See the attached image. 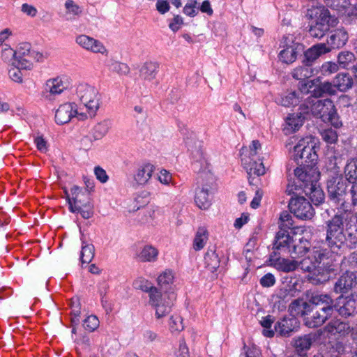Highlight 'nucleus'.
I'll use <instances>...</instances> for the list:
<instances>
[{
    "instance_id": "obj_1",
    "label": "nucleus",
    "mask_w": 357,
    "mask_h": 357,
    "mask_svg": "<svg viewBox=\"0 0 357 357\" xmlns=\"http://www.w3.org/2000/svg\"><path fill=\"white\" fill-rule=\"evenodd\" d=\"M353 213L336 211L333 217L326 222V243L333 252L343 247L354 249L357 245V229L351 228Z\"/></svg>"
},
{
    "instance_id": "obj_2",
    "label": "nucleus",
    "mask_w": 357,
    "mask_h": 357,
    "mask_svg": "<svg viewBox=\"0 0 357 357\" xmlns=\"http://www.w3.org/2000/svg\"><path fill=\"white\" fill-rule=\"evenodd\" d=\"M306 17L312 21L309 22L308 33L310 37L321 40L330 31L339 23L337 17L331 14L324 5L316 3L307 9Z\"/></svg>"
},
{
    "instance_id": "obj_3",
    "label": "nucleus",
    "mask_w": 357,
    "mask_h": 357,
    "mask_svg": "<svg viewBox=\"0 0 357 357\" xmlns=\"http://www.w3.org/2000/svg\"><path fill=\"white\" fill-rule=\"evenodd\" d=\"M133 284L135 289L149 293V303L154 307L157 319H160L169 313L175 300V296L173 294H162L158 287H153L151 282L144 278L136 280Z\"/></svg>"
},
{
    "instance_id": "obj_4",
    "label": "nucleus",
    "mask_w": 357,
    "mask_h": 357,
    "mask_svg": "<svg viewBox=\"0 0 357 357\" xmlns=\"http://www.w3.org/2000/svg\"><path fill=\"white\" fill-rule=\"evenodd\" d=\"M303 112L311 113L314 116L321 119L325 123H330L335 128L342 126V121L337 113L335 105L331 99H313L308 98L303 104Z\"/></svg>"
},
{
    "instance_id": "obj_5",
    "label": "nucleus",
    "mask_w": 357,
    "mask_h": 357,
    "mask_svg": "<svg viewBox=\"0 0 357 357\" xmlns=\"http://www.w3.org/2000/svg\"><path fill=\"white\" fill-rule=\"evenodd\" d=\"M348 184L342 177L332 178L327 181L328 196L331 204L335 206L336 211L352 213L347 197Z\"/></svg>"
},
{
    "instance_id": "obj_6",
    "label": "nucleus",
    "mask_w": 357,
    "mask_h": 357,
    "mask_svg": "<svg viewBox=\"0 0 357 357\" xmlns=\"http://www.w3.org/2000/svg\"><path fill=\"white\" fill-rule=\"evenodd\" d=\"M280 47L283 49L280 52L278 58L286 64L293 63L297 59L298 55L304 50V45L296 41L294 36L289 34L282 37Z\"/></svg>"
},
{
    "instance_id": "obj_7",
    "label": "nucleus",
    "mask_w": 357,
    "mask_h": 357,
    "mask_svg": "<svg viewBox=\"0 0 357 357\" xmlns=\"http://www.w3.org/2000/svg\"><path fill=\"white\" fill-rule=\"evenodd\" d=\"M77 95L87 109L90 117H93L100 107V95L98 91L87 84H80L77 87Z\"/></svg>"
},
{
    "instance_id": "obj_8",
    "label": "nucleus",
    "mask_w": 357,
    "mask_h": 357,
    "mask_svg": "<svg viewBox=\"0 0 357 357\" xmlns=\"http://www.w3.org/2000/svg\"><path fill=\"white\" fill-rule=\"evenodd\" d=\"M294 160L300 166H315L318 155L312 144H305V140H301L294 149Z\"/></svg>"
},
{
    "instance_id": "obj_9",
    "label": "nucleus",
    "mask_w": 357,
    "mask_h": 357,
    "mask_svg": "<svg viewBox=\"0 0 357 357\" xmlns=\"http://www.w3.org/2000/svg\"><path fill=\"white\" fill-rule=\"evenodd\" d=\"M17 60L14 63L23 69H31L33 61H39L43 54L38 52L31 50L30 43H23L20 44L16 50Z\"/></svg>"
},
{
    "instance_id": "obj_10",
    "label": "nucleus",
    "mask_w": 357,
    "mask_h": 357,
    "mask_svg": "<svg viewBox=\"0 0 357 357\" xmlns=\"http://www.w3.org/2000/svg\"><path fill=\"white\" fill-rule=\"evenodd\" d=\"M291 213L301 220H310L314 215V210L311 203L304 197H291L288 204Z\"/></svg>"
},
{
    "instance_id": "obj_11",
    "label": "nucleus",
    "mask_w": 357,
    "mask_h": 357,
    "mask_svg": "<svg viewBox=\"0 0 357 357\" xmlns=\"http://www.w3.org/2000/svg\"><path fill=\"white\" fill-rule=\"evenodd\" d=\"M337 273V266L328 261L324 265H317L314 270L307 275V280L314 285L324 284L329 281Z\"/></svg>"
},
{
    "instance_id": "obj_12",
    "label": "nucleus",
    "mask_w": 357,
    "mask_h": 357,
    "mask_svg": "<svg viewBox=\"0 0 357 357\" xmlns=\"http://www.w3.org/2000/svg\"><path fill=\"white\" fill-rule=\"evenodd\" d=\"M202 181L206 180V183H203L202 186L198 187L196 190L195 196V202L200 209L206 210L209 208L211 204V198L209 192L213 188V178L211 174L203 173L201 175Z\"/></svg>"
},
{
    "instance_id": "obj_13",
    "label": "nucleus",
    "mask_w": 357,
    "mask_h": 357,
    "mask_svg": "<svg viewBox=\"0 0 357 357\" xmlns=\"http://www.w3.org/2000/svg\"><path fill=\"white\" fill-rule=\"evenodd\" d=\"M303 89V90L306 89L307 93H312L313 99H317L325 95L333 96L336 93L335 86L332 83L329 82H321L319 77L305 82Z\"/></svg>"
},
{
    "instance_id": "obj_14",
    "label": "nucleus",
    "mask_w": 357,
    "mask_h": 357,
    "mask_svg": "<svg viewBox=\"0 0 357 357\" xmlns=\"http://www.w3.org/2000/svg\"><path fill=\"white\" fill-rule=\"evenodd\" d=\"M335 311L342 317H353L357 314V296L353 294L338 296L336 299Z\"/></svg>"
},
{
    "instance_id": "obj_15",
    "label": "nucleus",
    "mask_w": 357,
    "mask_h": 357,
    "mask_svg": "<svg viewBox=\"0 0 357 357\" xmlns=\"http://www.w3.org/2000/svg\"><path fill=\"white\" fill-rule=\"evenodd\" d=\"M357 285V277L355 271H346L335 282L333 291L336 294H347Z\"/></svg>"
},
{
    "instance_id": "obj_16",
    "label": "nucleus",
    "mask_w": 357,
    "mask_h": 357,
    "mask_svg": "<svg viewBox=\"0 0 357 357\" xmlns=\"http://www.w3.org/2000/svg\"><path fill=\"white\" fill-rule=\"evenodd\" d=\"M309 305L332 315L335 310L336 301L335 302L329 294H316L310 298Z\"/></svg>"
},
{
    "instance_id": "obj_17",
    "label": "nucleus",
    "mask_w": 357,
    "mask_h": 357,
    "mask_svg": "<svg viewBox=\"0 0 357 357\" xmlns=\"http://www.w3.org/2000/svg\"><path fill=\"white\" fill-rule=\"evenodd\" d=\"M294 238L287 231L280 230L277 232L273 242L272 253L288 255Z\"/></svg>"
},
{
    "instance_id": "obj_18",
    "label": "nucleus",
    "mask_w": 357,
    "mask_h": 357,
    "mask_svg": "<svg viewBox=\"0 0 357 357\" xmlns=\"http://www.w3.org/2000/svg\"><path fill=\"white\" fill-rule=\"evenodd\" d=\"M304 319L305 324L309 328H317L323 325L332 315L307 305Z\"/></svg>"
},
{
    "instance_id": "obj_19",
    "label": "nucleus",
    "mask_w": 357,
    "mask_h": 357,
    "mask_svg": "<svg viewBox=\"0 0 357 357\" xmlns=\"http://www.w3.org/2000/svg\"><path fill=\"white\" fill-rule=\"evenodd\" d=\"M294 174L299 181L303 183L305 188H313L318 178V172L315 166H303L294 169Z\"/></svg>"
},
{
    "instance_id": "obj_20",
    "label": "nucleus",
    "mask_w": 357,
    "mask_h": 357,
    "mask_svg": "<svg viewBox=\"0 0 357 357\" xmlns=\"http://www.w3.org/2000/svg\"><path fill=\"white\" fill-rule=\"evenodd\" d=\"M349 34L343 27L338 28L331 32L328 38L326 43H324L326 47L329 49V52L333 50H338L343 47L347 43Z\"/></svg>"
},
{
    "instance_id": "obj_21",
    "label": "nucleus",
    "mask_w": 357,
    "mask_h": 357,
    "mask_svg": "<svg viewBox=\"0 0 357 357\" xmlns=\"http://www.w3.org/2000/svg\"><path fill=\"white\" fill-rule=\"evenodd\" d=\"M66 89L63 81L59 77L47 80L43 91V97L47 100H52L55 96L61 94Z\"/></svg>"
},
{
    "instance_id": "obj_22",
    "label": "nucleus",
    "mask_w": 357,
    "mask_h": 357,
    "mask_svg": "<svg viewBox=\"0 0 357 357\" xmlns=\"http://www.w3.org/2000/svg\"><path fill=\"white\" fill-rule=\"evenodd\" d=\"M71 197L68 195V203L69 209L71 205L77 207L91 203L90 192L88 189H82L77 185H74L71 189Z\"/></svg>"
},
{
    "instance_id": "obj_23",
    "label": "nucleus",
    "mask_w": 357,
    "mask_h": 357,
    "mask_svg": "<svg viewBox=\"0 0 357 357\" xmlns=\"http://www.w3.org/2000/svg\"><path fill=\"white\" fill-rule=\"evenodd\" d=\"M282 255L271 253L269 261L271 264L280 271L289 273L298 268V261L282 257Z\"/></svg>"
},
{
    "instance_id": "obj_24",
    "label": "nucleus",
    "mask_w": 357,
    "mask_h": 357,
    "mask_svg": "<svg viewBox=\"0 0 357 357\" xmlns=\"http://www.w3.org/2000/svg\"><path fill=\"white\" fill-rule=\"evenodd\" d=\"M303 58L302 63H307L313 66L315 61L322 55L329 53V49L326 47L324 43L312 45L306 51L303 50Z\"/></svg>"
},
{
    "instance_id": "obj_25",
    "label": "nucleus",
    "mask_w": 357,
    "mask_h": 357,
    "mask_svg": "<svg viewBox=\"0 0 357 357\" xmlns=\"http://www.w3.org/2000/svg\"><path fill=\"white\" fill-rule=\"evenodd\" d=\"M75 42L82 48L93 53L104 54L107 52L102 43L84 34L77 36Z\"/></svg>"
},
{
    "instance_id": "obj_26",
    "label": "nucleus",
    "mask_w": 357,
    "mask_h": 357,
    "mask_svg": "<svg viewBox=\"0 0 357 357\" xmlns=\"http://www.w3.org/2000/svg\"><path fill=\"white\" fill-rule=\"evenodd\" d=\"M304 82L301 84L299 89L295 91H291L281 96L279 100L280 103L284 107L298 105L303 99L304 95L307 94V91L303 90Z\"/></svg>"
},
{
    "instance_id": "obj_27",
    "label": "nucleus",
    "mask_w": 357,
    "mask_h": 357,
    "mask_svg": "<svg viewBox=\"0 0 357 357\" xmlns=\"http://www.w3.org/2000/svg\"><path fill=\"white\" fill-rule=\"evenodd\" d=\"M75 114H77L75 109L74 104L66 102L59 106L56 111L55 121L58 124L68 123Z\"/></svg>"
},
{
    "instance_id": "obj_28",
    "label": "nucleus",
    "mask_w": 357,
    "mask_h": 357,
    "mask_svg": "<svg viewBox=\"0 0 357 357\" xmlns=\"http://www.w3.org/2000/svg\"><path fill=\"white\" fill-rule=\"evenodd\" d=\"M324 330L331 335L340 336H345L351 331L349 324L340 319L332 320L325 326Z\"/></svg>"
},
{
    "instance_id": "obj_29",
    "label": "nucleus",
    "mask_w": 357,
    "mask_h": 357,
    "mask_svg": "<svg viewBox=\"0 0 357 357\" xmlns=\"http://www.w3.org/2000/svg\"><path fill=\"white\" fill-rule=\"evenodd\" d=\"M310 243L303 238H295L291 246L289 255L292 259H296L303 256L307 252H310Z\"/></svg>"
},
{
    "instance_id": "obj_30",
    "label": "nucleus",
    "mask_w": 357,
    "mask_h": 357,
    "mask_svg": "<svg viewBox=\"0 0 357 357\" xmlns=\"http://www.w3.org/2000/svg\"><path fill=\"white\" fill-rule=\"evenodd\" d=\"M248 160L249 161H248L247 159H242V162L248 175L249 183L250 185H252L253 179H252V176L255 175L259 176L264 175L266 170L262 162H257V161L252 160L250 158H248Z\"/></svg>"
},
{
    "instance_id": "obj_31",
    "label": "nucleus",
    "mask_w": 357,
    "mask_h": 357,
    "mask_svg": "<svg viewBox=\"0 0 357 357\" xmlns=\"http://www.w3.org/2000/svg\"><path fill=\"white\" fill-rule=\"evenodd\" d=\"M159 68L160 64L157 61H146L139 70V77L145 81L151 82L155 79Z\"/></svg>"
},
{
    "instance_id": "obj_32",
    "label": "nucleus",
    "mask_w": 357,
    "mask_h": 357,
    "mask_svg": "<svg viewBox=\"0 0 357 357\" xmlns=\"http://www.w3.org/2000/svg\"><path fill=\"white\" fill-rule=\"evenodd\" d=\"M297 325L296 318L284 317L275 325V331L281 336H288Z\"/></svg>"
},
{
    "instance_id": "obj_33",
    "label": "nucleus",
    "mask_w": 357,
    "mask_h": 357,
    "mask_svg": "<svg viewBox=\"0 0 357 357\" xmlns=\"http://www.w3.org/2000/svg\"><path fill=\"white\" fill-rule=\"evenodd\" d=\"M154 171V167L151 164H146L139 167L134 175V181L138 185H144L148 183Z\"/></svg>"
},
{
    "instance_id": "obj_34",
    "label": "nucleus",
    "mask_w": 357,
    "mask_h": 357,
    "mask_svg": "<svg viewBox=\"0 0 357 357\" xmlns=\"http://www.w3.org/2000/svg\"><path fill=\"white\" fill-rule=\"evenodd\" d=\"M299 109L301 111L298 113L289 114L287 118L286 123L287 127L286 129L287 130L295 132L303 126L305 119L304 115L306 114L303 112V104L301 105Z\"/></svg>"
},
{
    "instance_id": "obj_35",
    "label": "nucleus",
    "mask_w": 357,
    "mask_h": 357,
    "mask_svg": "<svg viewBox=\"0 0 357 357\" xmlns=\"http://www.w3.org/2000/svg\"><path fill=\"white\" fill-rule=\"evenodd\" d=\"M174 276L172 272L169 270H166L162 273H161L158 278V287L159 291H161L162 294H173L175 296V294L173 291L171 290V284L173 282Z\"/></svg>"
},
{
    "instance_id": "obj_36",
    "label": "nucleus",
    "mask_w": 357,
    "mask_h": 357,
    "mask_svg": "<svg viewBox=\"0 0 357 357\" xmlns=\"http://www.w3.org/2000/svg\"><path fill=\"white\" fill-rule=\"evenodd\" d=\"M204 262L206 268L211 273H214L220 268V259L216 253L215 247L208 248L204 255Z\"/></svg>"
},
{
    "instance_id": "obj_37",
    "label": "nucleus",
    "mask_w": 357,
    "mask_h": 357,
    "mask_svg": "<svg viewBox=\"0 0 357 357\" xmlns=\"http://www.w3.org/2000/svg\"><path fill=\"white\" fill-rule=\"evenodd\" d=\"M317 73V70L307 63H303L294 68L291 72L293 78L298 80H305Z\"/></svg>"
},
{
    "instance_id": "obj_38",
    "label": "nucleus",
    "mask_w": 357,
    "mask_h": 357,
    "mask_svg": "<svg viewBox=\"0 0 357 357\" xmlns=\"http://www.w3.org/2000/svg\"><path fill=\"white\" fill-rule=\"evenodd\" d=\"M353 84V79L348 73H339L334 78L333 84L335 90L345 92L352 87Z\"/></svg>"
},
{
    "instance_id": "obj_39",
    "label": "nucleus",
    "mask_w": 357,
    "mask_h": 357,
    "mask_svg": "<svg viewBox=\"0 0 357 357\" xmlns=\"http://www.w3.org/2000/svg\"><path fill=\"white\" fill-rule=\"evenodd\" d=\"M337 59L338 65L342 68L352 69L353 66L356 65V57L351 51H341L337 54Z\"/></svg>"
},
{
    "instance_id": "obj_40",
    "label": "nucleus",
    "mask_w": 357,
    "mask_h": 357,
    "mask_svg": "<svg viewBox=\"0 0 357 357\" xmlns=\"http://www.w3.org/2000/svg\"><path fill=\"white\" fill-rule=\"evenodd\" d=\"M344 173L349 183H355L357 181V158L347 160Z\"/></svg>"
},
{
    "instance_id": "obj_41",
    "label": "nucleus",
    "mask_w": 357,
    "mask_h": 357,
    "mask_svg": "<svg viewBox=\"0 0 357 357\" xmlns=\"http://www.w3.org/2000/svg\"><path fill=\"white\" fill-rule=\"evenodd\" d=\"M312 344V339L310 335H304L296 338L294 342L295 352L300 354H306Z\"/></svg>"
},
{
    "instance_id": "obj_42",
    "label": "nucleus",
    "mask_w": 357,
    "mask_h": 357,
    "mask_svg": "<svg viewBox=\"0 0 357 357\" xmlns=\"http://www.w3.org/2000/svg\"><path fill=\"white\" fill-rule=\"evenodd\" d=\"M310 253L316 265H321V264L324 265V263H327L328 261L333 262L332 260H328L331 252L326 249L313 248L310 251Z\"/></svg>"
},
{
    "instance_id": "obj_43",
    "label": "nucleus",
    "mask_w": 357,
    "mask_h": 357,
    "mask_svg": "<svg viewBox=\"0 0 357 357\" xmlns=\"http://www.w3.org/2000/svg\"><path fill=\"white\" fill-rule=\"evenodd\" d=\"M307 305H309V301L305 302L303 300L296 299L289 305V311L292 316H301L304 319L306 312L305 310H307Z\"/></svg>"
},
{
    "instance_id": "obj_44",
    "label": "nucleus",
    "mask_w": 357,
    "mask_h": 357,
    "mask_svg": "<svg viewBox=\"0 0 357 357\" xmlns=\"http://www.w3.org/2000/svg\"><path fill=\"white\" fill-rule=\"evenodd\" d=\"M158 255V250L152 245H145L138 257L141 261L153 262L156 261Z\"/></svg>"
},
{
    "instance_id": "obj_45",
    "label": "nucleus",
    "mask_w": 357,
    "mask_h": 357,
    "mask_svg": "<svg viewBox=\"0 0 357 357\" xmlns=\"http://www.w3.org/2000/svg\"><path fill=\"white\" fill-rule=\"evenodd\" d=\"M208 237L207 229L204 227H199L193 241V248L197 251L202 250L204 247Z\"/></svg>"
},
{
    "instance_id": "obj_46",
    "label": "nucleus",
    "mask_w": 357,
    "mask_h": 357,
    "mask_svg": "<svg viewBox=\"0 0 357 357\" xmlns=\"http://www.w3.org/2000/svg\"><path fill=\"white\" fill-rule=\"evenodd\" d=\"M94 246L92 244H87L82 242V250L80 252V261L82 264H89L94 257Z\"/></svg>"
},
{
    "instance_id": "obj_47",
    "label": "nucleus",
    "mask_w": 357,
    "mask_h": 357,
    "mask_svg": "<svg viewBox=\"0 0 357 357\" xmlns=\"http://www.w3.org/2000/svg\"><path fill=\"white\" fill-rule=\"evenodd\" d=\"M111 126L109 120H104L95 126L93 128V137L95 139H102L109 131Z\"/></svg>"
},
{
    "instance_id": "obj_48",
    "label": "nucleus",
    "mask_w": 357,
    "mask_h": 357,
    "mask_svg": "<svg viewBox=\"0 0 357 357\" xmlns=\"http://www.w3.org/2000/svg\"><path fill=\"white\" fill-rule=\"evenodd\" d=\"M70 211L73 213H79L84 219L90 218L93 214V205L92 203L81 206H76L70 204Z\"/></svg>"
},
{
    "instance_id": "obj_49",
    "label": "nucleus",
    "mask_w": 357,
    "mask_h": 357,
    "mask_svg": "<svg viewBox=\"0 0 357 357\" xmlns=\"http://www.w3.org/2000/svg\"><path fill=\"white\" fill-rule=\"evenodd\" d=\"M326 6L329 7L339 13H342L349 5V0H324Z\"/></svg>"
},
{
    "instance_id": "obj_50",
    "label": "nucleus",
    "mask_w": 357,
    "mask_h": 357,
    "mask_svg": "<svg viewBox=\"0 0 357 357\" xmlns=\"http://www.w3.org/2000/svg\"><path fill=\"white\" fill-rule=\"evenodd\" d=\"M294 227V220L292 216L289 212L283 211L280 216L279 227L280 230H285L291 229Z\"/></svg>"
},
{
    "instance_id": "obj_51",
    "label": "nucleus",
    "mask_w": 357,
    "mask_h": 357,
    "mask_svg": "<svg viewBox=\"0 0 357 357\" xmlns=\"http://www.w3.org/2000/svg\"><path fill=\"white\" fill-rule=\"evenodd\" d=\"M273 322L274 318L271 315L264 317L260 321L261 326L264 327L262 333L264 336L268 337H272L274 336L275 331L271 329Z\"/></svg>"
},
{
    "instance_id": "obj_52",
    "label": "nucleus",
    "mask_w": 357,
    "mask_h": 357,
    "mask_svg": "<svg viewBox=\"0 0 357 357\" xmlns=\"http://www.w3.org/2000/svg\"><path fill=\"white\" fill-rule=\"evenodd\" d=\"M16 51L13 50L10 47L7 45H4L2 47L1 57L7 63H10L13 65V61L17 60Z\"/></svg>"
},
{
    "instance_id": "obj_53",
    "label": "nucleus",
    "mask_w": 357,
    "mask_h": 357,
    "mask_svg": "<svg viewBox=\"0 0 357 357\" xmlns=\"http://www.w3.org/2000/svg\"><path fill=\"white\" fill-rule=\"evenodd\" d=\"M313 261L314 259L310 253L307 257H305L299 261H298V268H300L302 271L310 274L317 266Z\"/></svg>"
},
{
    "instance_id": "obj_54",
    "label": "nucleus",
    "mask_w": 357,
    "mask_h": 357,
    "mask_svg": "<svg viewBox=\"0 0 357 357\" xmlns=\"http://www.w3.org/2000/svg\"><path fill=\"white\" fill-rule=\"evenodd\" d=\"M109 69L120 75H126L130 73V68L126 63L116 61H112Z\"/></svg>"
},
{
    "instance_id": "obj_55",
    "label": "nucleus",
    "mask_w": 357,
    "mask_h": 357,
    "mask_svg": "<svg viewBox=\"0 0 357 357\" xmlns=\"http://www.w3.org/2000/svg\"><path fill=\"white\" fill-rule=\"evenodd\" d=\"M21 70L24 69L15 64L14 62L13 63L12 67L8 70L9 76L13 81L18 83L22 82L23 75Z\"/></svg>"
},
{
    "instance_id": "obj_56",
    "label": "nucleus",
    "mask_w": 357,
    "mask_h": 357,
    "mask_svg": "<svg viewBox=\"0 0 357 357\" xmlns=\"http://www.w3.org/2000/svg\"><path fill=\"white\" fill-rule=\"evenodd\" d=\"M99 320L96 316L91 315L84 321L83 326L89 332L94 331L99 326Z\"/></svg>"
},
{
    "instance_id": "obj_57",
    "label": "nucleus",
    "mask_w": 357,
    "mask_h": 357,
    "mask_svg": "<svg viewBox=\"0 0 357 357\" xmlns=\"http://www.w3.org/2000/svg\"><path fill=\"white\" fill-rule=\"evenodd\" d=\"M322 139L328 144L335 143L337 140V132L332 129H326L321 132Z\"/></svg>"
},
{
    "instance_id": "obj_58",
    "label": "nucleus",
    "mask_w": 357,
    "mask_h": 357,
    "mask_svg": "<svg viewBox=\"0 0 357 357\" xmlns=\"http://www.w3.org/2000/svg\"><path fill=\"white\" fill-rule=\"evenodd\" d=\"M65 8L67 14L78 16L82 13L81 8L73 0H67L65 3Z\"/></svg>"
},
{
    "instance_id": "obj_59",
    "label": "nucleus",
    "mask_w": 357,
    "mask_h": 357,
    "mask_svg": "<svg viewBox=\"0 0 357 357\" xmlns=\"http://www.w3.org/2000/svg\"><path fill=\"white\" fill-rule=\"evenodd\" d=\"M338 63L332 61L325 62L321 67V71L324 75H331L339 70Z\"/></svg>"
},
{
    "instance_id": "obj_60",
    "label": "nucleus",
    "mask_w": 357,
    "mask_h": 357,
    "mask_svg": "<svg viewBox=\"0 0 357 357\" xmlns=\"http://www.w3.org/2000/svg\"><path fill=\"white\" fill-rule=\"evenodd\" d=\"M310 197L312 202H315V204L318 205L322 203L324 200V192L316 188V184L313 188H310Z\"/></svg>"
},
{
    "instance_id": "obj_61",
    "label": "nucleus",
    "mask_w": 357,
    "mask_h": 357,
    "mask_svg": "<svg viewBox=\"0 0 357 357\" xmlns=\"http://www.w3.org/2000/svg\"><path fill=\"white\" fill-rule=\"evenodd\" d=\"M169 327L172 331H181L183 329L182 319L179 316L170 317Z\"/></svg>"
},
{
    "instance_id": "obj_62",
    "label": "nucleus",
    "mask_w": 357,
    "mask_h": 357,
    "mask_svg": "<svg viewBox=\"0 0 357 357\" xmlns=\"http://www.w3.org/2000/svg\"><path fill=\"white\" fill-rule=\"evenodd\" d=\"M197 2L196 0H190L183 8V13L188 16L195 17L197 14L196 10Z\"/></svg>"
},
{
    "instance_id": "obj_63",
    "label": "nucleus",
    "mask_w": 357,
    "mask_h": 357,
    "mask_svg": "<svg viewBox=\"0 0 357 357\" xmlns=\"http://www.w3.org/2000/svg\"><path fill=\"white\" fill-rule=\"evenodd\" d=\"M275 276L272 273H268L260 279L259 282L263 287H271L275 284Z\"/></svg>"
},
{
    "instance_id": "obj_64",
    "label": "nucleus",
    "mask_w": 357,
    "mask_h": 357,
    "mask_svg": "<svg viewBox=\"0 0 357 357\" xmlns=\"http://www.w3.org/2000/svg\"><path fill=\"white\" fill-rule=\"evenodd\" d=\"M342 264L349 265L351 268L357 264V252H351L347 257H344L342 261Z\"/></svg>"
}]
</instances>
